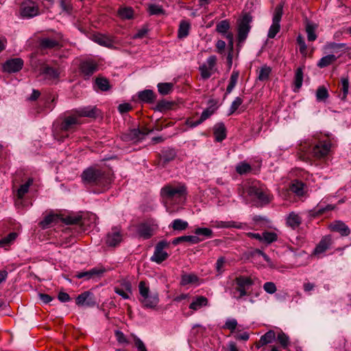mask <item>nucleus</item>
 Masks as SVG:
<instances>
[{"mask_svg":"<svg viewBox=\"0 0 351 351\" xmlns=\"http://www.w3.org/2000/svg\"><path fill=\"white\" fill-rule=\"evenodd\" d=\"M81 178L84 184L98 187L99 192L108 189L113 180L110 171L93 167L86 169L82 172Z\"/></svg>","mask_w":351,"mask_h":351,"instance_id":"obj_1","label":"nucleus"},{"mask_svg":"<svg viewBox=\"0 0 351 351\" xmlns=\"http://www.w3.org/2000/svg\"><path fill=\"white\" fill-rule=\"evenodd\" d=\"M246 192L249 196L256 199L260 202L267 204L271 201V196L267 188L258 181H252L246 186Z\"/></svg>","mask_w":351,"mask_h":351,"instance_id":"obj_2","label":"nucleus"},{"mask_svg":"<svg viewBox=\"0 0 351 351\" xmlns=\"http://www.w3.org/2000/svg\"><path fill=\"white\" fill-rule=\"evenodd\" d=\"M300 149L305 154H309L315 158H322L326 157L331 147V143L329 141H319L312 147H308L306 144L301 145Z\"/></svg>","mask_w":351,"mask_h":351,"instance_id":"obj_3","label":"nucleus"},{"mask_svg":"<svg viewBox=\"0 0 351 351\" xmlns=\"http://www.w3.org/2000/svg\"><path fill=\"white\" fill-rule=\"evenodd\" d=\"M160 194L163 198L168 200L180 198L186 195V187L184 184L178 186L167 184L162 188Z\"/></svg>","mask_w":351,"mask_h":351,"instance_id":"obj_4","label":"nucleus"},{"mask_svg":"<svg viewBox=\"0 0 351 351\" xmlns=\"http://www.w3.org/2000/svg\"><path fill=\"white\" fill-rule=\"evenodd\" d=\"M234 283L236 287L234 293H239V295H234V297L239 300L243 296L249 295L247 290L254 285V281L250 277L239 276L234 279Z\"/></svg>","mask_w":351,"mask_h":351,"instance_id":"obj_5","label":"nucleus"},{"mask_svg":"<svg viewBox=\"0 0 351 351\" xmlns=\"http://www.w3.org/2000/svg\"><path fill=\"white\" fill-rule=\"evenodd\" d=\"M283 14V4L279 3L276 5L273 19H272V24L269 27L267 36L269 38H274L276 36V34L279 32L280 29V22L282 19V16Z\"/></svg>","mask_w":351,"mask_h":351,"instance_id":"obj_6","label":"nucleus"},{"mask_svg":"<svg viewBox=\"0 0 351 351\" xmlns=\"http://www.w3.org/2000/svg\"><path fill=\"white\" fill-rule=\"evenodd\" d=\"M169 245L170 243L166 240L160 241L156 245L154 254L150 258V260L158 264L165 261L169 257V254L167 252L164 251V249L169 247Z\"/></svg>","mask_w":351,"mask_h":351,"instance_id":"obj_7","label":"nucleus"},{"mask_svg":"<svg viewBox=\"0 0 351 351\" xmlns=\"http://www.w3.org/2000/svg\"><path fill=\"white\" fill-rule=\"evenodd\" d=\"M252 21V16L246 13L238 23V41L239 43H242L246 39L251 28L250 24Z\"/></svg>","mask_w":351,"mask_h":351,"instance_id":"obj_8","label":"nucleus"},{"mask_svg":"<svg viewBox=\"0 0 351 351\" xmlns=\"http://www.w3.org/2000/svg\"><path fill=\"white\" fill-rule=\"evenodd\" d=\"M20 14L23 18H32L39 14L38 4L30 0H25L21 4Z\"/></svg>","mask_w":351,"mask_h":351,"instance_id":"obj_9","label":"nucleus"},{"mask_svg":"<svg viewBox=\"0 0 351 351\" xmlns=\"http://www.w3.org/2000/svg\"><path fill=\"white\" fill-rule=\"evenodd\" d=\"M217 57L215 56H210L206 60V64H203L199 68L200 71L201 77L203 80L208 79L213 73L215 72L217 69L215 67L217 64Z\"/></svg>","mask_w":351,"mask_h":351,"instance_id":"obj_10","label":"nucleus"},{"mask_svg":"<svg viewBox=\"0 0 351 351\" xmlns=\"http://www.w3.org/2000/svg\"><path fill=\"white\" fill-rule=\"evenodd\" d=\"M75 303L79 306L86 308H92L97 305L95 297L90 291H84L78 295Z\"/></svg>","mask_w":351,"mask_h":351,"instance_id":"obj_11","label":"nucleus"},{"mask_svg":"<svg viewBox=\"0 0 351 351\" xmlns=\"http://www.w3.org/2000/svg\"><path fill=\"white\" fill-rule=\"evenodd\" d=\"M79 69L84 80H88L97 71L98 64L92 60H85L81 62Z\"/></svg>","mask_w":351,"mask_h":351,"instance_id":"obj_12","label":"nucleus"},{"mask_svg":"<svg viewBox=\"0 0 351 351\" xmlns=\"http://www.w3.org/2000/svg\"><path fill=\"white\" fill-rule=\"evenodd\" d=\"M62 36L60 34H58L53 38H43L40 40L39 46L41 49H51L55 48H60V40Z\"/></svg>","mask_w":351,"mask_h":351,"instance_id":"obj_13","label":"nucleus"},{"mask_svg":"<svg viewBox=\"0 0 351 351\" xmlns=\"http://www.w3.org/2000/svg\"><path fill=\"white\" fill-rule=\"evenodd\" d=\"M122 241V234L119 228L114 227L111 231L106 234V243L108 246L115 247Z\"/></svg>","mask_w":351,"mask_h":351,"instance_id":"obj_14","label":"nucleus"},{"mask_svg":"<svg viewBox=\"0 0 351 351\" xmlns=\"http://www.w3.org/2000/svg\"><path fill=\"white\" fill-rule=\"evenodd\" d=\"M73 114L68 116L64 119L60 124L61 131L67 132L73 130L77 125L80 124V121L78 117L75 114V111H73Z\"/></svg>","mask_w":351,"mask_h":351,"instance_id":"obj_15","label":"nucleus"},{"mask_svg":"<svg viewBox=\"0 0 351 351\" xmlns=\"http://www.w3.org/2000/svg\"><path fill=\"white\" fill-rule=\"evenodd\" d=\"M23 66V60L21 58H12L7 60L3 65V70L8 73L19 71Z\"/></svg>","mask_w":351,"mask_h":351,"instance_id":"obj_16","label":"nucleus"},{"mask_svg":"<svg viewBox=\"0 0 351 351\" xmlns=\"http://www.w3.org/2000/svg\"><path fill=\"white\" fill-rule=\"evenodd\" d=\"M328 228L331 232H337L341 237H347L350 234L349 227L342 221L335 220L330 223Z\"/></svg>","mask_w":351,"mask_h":351,"instance_id":"obj_17","label":"nucleus"},{"mask_svg":"<svg viewBox=\"0 0 351 351\" xmlns=\"http://www.w3.org/2000/svg\"><path fill=\"white\" fill-rule=\"evenodd\" d=\"M74 111L79 119L80 117H89L95 119L100 114V110L96 106H86L77 110H75Z\"/></svg>","mask_w":351,"mask_h":351,"instance_id":"obj_18","label":"nucleus"},{"mask_svg":"<svg viewBox=\"0 0 351 351\" xmlns=\"http://www.w3.org/2000/svg\"><path fill=\"white\" fill-rule=\"evenodd\" d=\"M332 244V236L328 234L323 237L313 251V254L319 255L328 250Z\"/></svg>","mask_w":351,"mask_h":351,"instance_id":"obj_19","label":"nucleus"},{"mask_svg":"<svg viewBox=\"0 0 351 351\" xmlns=\"http://www.w3.org/2000/svg\"><path fill=\"white\" fill-rule=\"evenodd\" d=\"M60 221L66 225H77L82 227L85 224V218L80 214H71L62 217Z\"/></svg>","mask_w":351,"mask_h":351,"instance_id":"obj_20","label":"nucleus"},{"mask_svg":"<svg viewBox=\"0 0 351 351\" xmlns=\"http://www.w3.org/2000/svg\"><path fill=\"white\" fill-rule=\"evenodd\" d=\"M143 306L147 308H154L159 302V297L157 293H150L144 298H139Z\"/></svg>","mask_w":351,"mask_h":351,"instance_id":"obj_21","label":"nucleus"},{"mask_svg":"<svg viewBox=\"0 0 351 351\" xmlns=\"http://www.w3.org/2000/svg\"><path fill=\"white\" fill-rule=\"evenodd\" d=\"M213 134L217 142H221L226 138L227 130L223 123H217L214 125Z\"/></svg>","mask_w":351,"mask_h":351,"instance_id":"obj_22","label":"nucleus"},{"mask_svg":"<svg viewBox=\"0 0 351 351\" xmlns=\"http://www.w3.org/2000/svg\"><path fill=\"white\" fill-rule=\"evenodd\" d=\"M93 40L101 46L110 49L113 48L114 40L112 38L104 34H97L94 36Z\"/></svg>","mask_w":351,"mask_h":351,"instance_id":"obj_23","label":"nucleus"},{"mask_svg":"<svg viewBox=\"0 0 351 351\" xmlns=\"http://www.w3.org/2000/svg\"><path fill=\"white\" fill-rule=\"evenodd\" d=\"M106 271L105 269H96L93 268L87 271L79 272L75 275V277L85 279H90L94 276H100Z\"/></svg>","mask_w":351,"mask_h":351,"instance_id":"obj_24","label":"nucleus"},{"mask_svg":"<svg viewBox=\"0 0 351 351\" xmlns=\"http://www.w3.org/2000/svg\"><path fill=\"white\" fill-rule=\"evenodd\" d=\"M141 132L139 128L130 130L128 132L122 134L121 138L125 142H137L141 141Z\"/></svg>","mask_w":351,"mask_h":351,"instance_id":"obj_25","label":"nucleus"},{"mask_svg":"<svg viewBox=\"0 0 351 351\" xmlns=\"http://www.w3.org/2000/svg\"><path fill=\"white\" fill-rule=\"evenodd\" d=\"M138 97L143 102L152 104L156 100V95L152 90L146 89L138 92Z\"/></svg>","mask_w":351,"mask_h":351,"instance_id":"obj_26","label":"nucleus"},{"mask_svg":"<svg viewBox=\"0 0 351 351\" xmlns=\"http://www.w3.org/2000/svg\"><path fill=\"white\" fill-rule=\"evenodd\" d=\"M202 239H201L197 236H193V235H189V236H181L179 237H176L172 241V244L174 245H178L180 243L182 242H189L193 244H196L202 241Z\"/></svg>","mask_w":351,"mask_h":351,"instance_id":"obj_27","label":"nucleus"},{"mask_svg":"<svg viewBox=\"0 0 351 351\" xmlns=\"http://www.w3.org/2000/svg\"><path fill=\"white\" fill-rule=\"evenodd\" d=\"M60 218V216L58 215L50 214L45 217L43 220L39 223V225L42 228L45 229L49 228L52 223H58Z\"/></svg>","mask_w":351,"mask_h":351,"instance_id":"obj_28","label":"nucleus"},{"mask_svg":"<svg viewBox=\"0 0 351 351\" xmlns=\"http://www.w3.org/2000/svg\"><path fill=\"white\" fill-rule=\"evenodd\" d=\"M175 106H176V103L175 101L162 99L157 103L156 107L154 109V110L164 112L167 110L173 109Z\"/></svg>","mask_w":351,"mask_h":351,"instance_id":"obj_29","label":"nucleus"},{"mask_svg":"<svg viewBox=\"0 0 351 351\" xmlns=\"http://www.w3.org/2000/svg\"><path fill=\"white\" fill-rule=\"evenodd\" d=\"M138 235L144 239H148L153 235L152 228L146 223H141L138 228Z\"/></svg>","mask_w":351,"mask_h":351,"instance_id":"obj_30","label":"nucleus"},{"mask_svg":"<svg viewBox=\"0 0 351 351\" xmlns=\"http://www.w3.org/2000/svg\"><path fill=\"white\" fill-rule=\"evenodd\" d=\"M41 73L45 75V77L48 80H57L59 77V71L53 67L49 66H45L41 71Z\"/></svg>","mask_w":351,"mask_h":351,"instance_id":"obj_31","label":"nucleus"},{"mask_svg":"<svg viewBox=\"0 0 351 351\" xmlns=\"http://www.w3.org/2000/svg\"><path fill=\"white\" fill-rule=\"evenodd\" d=\"M208 304V299L204 296H197L189 305V308L197 311L203 306H207Z\"/></svg>","mask_w":351,"mask_h":351,"instance_id":"obj_32","label":"nucleus"},{"mask_svg":"<svg viewBox=\"0 0 351 351\" xmlns=\"http://www.w3.org/2000/svg\"><path fill=\"white\" fill-rule=\"evenodd\" d=\"M301 223V217L293 212L291 213L287 218V224L293 229L298 228Z\"/></svg>","mask_w":351,"mask_h":351,"instance_id":"obj_33","label":"nucleus"},{"mask_svg":"<svg viewBox=\"0 0 351 351\" xmlns=\"http://www.w3.org/2000/svg\"><path fill=\"white\" fill-rule=\"evenodd\" d=\"M191 28L190 23L186 21H181L178 30V38L182 39L186 38L189 34Z\"/></svg>","mask_w":351,"mask_h":351,"instance_id":"obj_34","label":"nucleus"},{"mask_svg":"<svg viewBox=\"0 0 351 351\" xmlns=\"http://www.w3.org/2000/svg\"><path fill=\"white\" fill-rule=\"evenodd\" d=\"M198 281L199 278L196 274L184 273L181 276L180 283L182 286H186L189 284L198 282Z\"/></svg>","mask_w":351,"mask_h":351,"instance_id":"obj_35","label":"nucleus"},{"mask_svg":"<svg viewBox=\"0 0 351 351\" xmlns=\"http://www.w3.org/2000/svg\"><path fill=\"white\" fill-rule=\"evenodd\" d=\"M34 179L32 178H29L24 184L20 186L16 193V195L19 199H22L24 197L25 195L28 193L29 186L32 185Z\"/></svg>","mask_w":351,"mask_h":351,"instance_id":"obj_36","label":"nucleus"},{"mask_svg":"<svg viewBox=\"0 0 351 351\" xmlns=\"http://www.w3.org/2000/svg\"><path fill=\"white\" fill-rule=\"evenodd\" d=\"M326 48L333 51H347L351 49V47H348L346 43H337L334 42L328 43L326 45Z\"/></svg>","mask_w":351,"mask_h":351,"instance_id":"obj_37","label":"nucleus"},{"mask_svg":"<svg viewBox=\"0 0 351 351\" xmlns=\"http://www.w3.org/2000/svg\"><path fill=\"white\" fill-rule=\"evenodd\" d=\"M334 208H335V206L331 204H328L327 206H326L324 207H322V206L318 205L317 207H315L314 209H313L310 211V215L313 217H317L319 216H321L326 212L332 210Z\"/></svg>","mask_w":351,"mask_h":351,"instance_id":"obj_38","label":"nucleus"},{"mask_svg":"<svg viewBox=\"0 0 351 351\" xmlns=\"http://www.w3.org/2000/svg\"><path fill=\"white\" fill-rule=\"evenodd\" d=\"M303 82V68L298 67L295 72L293 84L295 86L294 91L297 92L302 86Z\"/></svg>","mask_w":351,"mask_h":351,"instance_id":"obj_39","label":"nucleus"},{"mask_svg":"<svg viewBox=\"0 0 351 351\" xmlns=\"http://www.w3.org/2000/svg\"><path fill=\"white\" fill-rule=\"evenodd\" d=\"M304 184L302 181L295 180L291 183L290 190L298 196H302L304 194Z\"/></svg>","mask_w":351,"mask_h":351,"instance_id":"obj_40","label":"nucleus"},{"mask_svg":"<svg viewBox=\"0 0 351 351\" xmlns=\"http://www.w3.org/2000/svg\"><path fill=\"white\" fill-rule=\"evenodd\" d=\"M176 156V152L173 149H167L162 152V155L160 156L161 160H162L163 165H165L170 161L174 160Z\"/></svg>","mask_w":351,"mask_h":351,"instance_id":"obj_41","label":"nucleus"},{"mask_svg":"<svg viewBox=\"0 0 351 351\" xmlns=\"http://www.w3.org/2000/svg\"><path fill=\"white\" fill-rule=\"evenodd\" d=\"M350 87V83L348 77H341V87H340V91H341V100H346L347 95L348 94Z\"/></svg>","mask_w":351,"mask_h":351,"instance_id":"obj_42","label":"nucleus"},{"mask_svg":"<svg viewBox=\"0 0 351 351\" xmlns=\"http://www.w3.org/2000/svg\"><path fill=\"white\" fill-rule=\"evenodd\" d=\"M158 93L162 95L170 94L173 90V84L169 82L158 83L157 85Z\"/></svg>","mask_w":351,"mask_h":351,"instance_id":"obj_43","label":"nucleus"},{"mask_svg":"<svg viewBox=\"0 0 351 351\" xmlns=\"http://www.w3.org/2000/svg\"><path fill=\"white\" fill-rule=\"evenodd\" d=\"M337 59V57H336L333 54L327 55L326 56L322 57L319 60V61L317 63V66L319 68L326 67L331 64L332 63H333L334 62H335Z\"/></svg>","mask_w":351,"mask_h":351,"instance_id":"obj_44","label":"nucleus"},{"mask_svg":"<svg viewBox=\"0 0 351 351\" xmlns=\"http://www.w3.org/2000/svg\"><path fill=\"white\" fill-rule=\"evenodd\" d=\"M271 73V68L267 65H264L260 69L257 79L261 82L267 81Z\"/></svg>","mask_w":351,"mask_h":351,"instance_id":"obj_45","label":"nucleus"},{"mask_svg":"<svg viewBox=\"0 0 351 351\" xmlns=\"http://www.w3.org/2000/svg\"><path fill=\"white\" fill-rule=\"evenodd\" d=\"M118 15L122 19H131L134 16V10L131 7L120 8L118 10Z\"/></svg>","mask_w":351,"mask_h":351,"instance_id":"obj_46","label":"nucleus"},{"mask_svg":"<svg viewBox=\"0 0 351 351\" xmlns=\"http://www.w3.org/2000/svg\"><path fill=\"white\" fill-rule=\"evenodd\" d=\"M317 28V25L308 22L306 25V32L307 34V38L308 41H314L317 39V34H315V30Z\"/></svg>","mask_w":351,"mask_h":351,"instance_id":"obj_47","label":"nucleus"},{"mask_svg":"<svg viewBox=\"0 0 351 351\" xmlns=\"http://www.w3.org/2000/svg\"><path fill=\"white\" fill-rule=\"evenodd\" d=\"M276 332L273 330L267 331L261 337V345H267L272 343L276 339Z\"/></svg>","mask_w":351,"mask_h":351,"instance_id":"obj_48","label":"nucleus"},{"mask_svg":"<svg viewBox=\"0 0 351 351\" xmlns=\"http://www.w3.org/2000/svg\"><path fill=\"white\" fill-rule=\"evenodd\" d=\"M239 77V72L238 71H233L230 76L229 84L226 88V95L229 94L232 92V90L235 87L237 83Z\"/></svg>","mask_w":351,"mask_h":351,"instance_id":"obj_49","label":"nucleus"},{"mask_svg":"<svg viewBox=\"0 0 351 351\" xmlns=\"http://www.w3.org/2000/svg\"><path fill=\"white\" fill-rule=\"evenodd\" d=\"M188 222L180 219H176L173 220L170 225V227L172 228L173 230L178 231L184 230L188 228Z\"/></svg>","mask_w":351,"mask_h":351,"instance_id":"obj_50","label":"nucleus"},{"mask_svg":"<svg viewBox=\"0 0 351 351\" xmlns=\"http://www.w3.org/2000/svg\"><path fill=\"white\" fill-rule=\"evenodd\" d=\"M278 239V235L274 232L265 231L262 234V242L270 244Z\"/></svg>","mask_w":351,"mask_h":351,"instance_id":"obj_51","label":"nucleus"},{"mask_svg":"<svg viewBox=\"0 0 351 351\" xmlns=\"http://www.w3.org/2000/svg\"><path fill=\"white\" fill-rule=\"evenodd\" d=\"M147 11L150 15H164L165 11L161 5L156 4H150L148 6Z\"/></svg>","mask_w":351,"mask_h":351,"instance_id":"obj_52","label":"nucleus"},{"mask_svg":"<svg viewBox=\"0 0 351 351\" xmlns=\"http://www.w3.org/2000/svg\"><path fill=\"white\" fill-rule=\"evenodd\" d=\"M230 27V23L228 20H223L219 22L216 25V31L218 33L225 34L228 33Z\"/></svg>","mask_w":351,"mask_h":351,"instance_id":"obj_53","label":"nucleus"},{"mask_svg":"<svg viewBox=\"0 0 351 351\" xmlns=\"http://www.w3.org/2000/svg\"><path fill=\"white\" fill-rule=\"evenodd\" d=\"M277 340L280 346L286 349L290 344L289 337L283 332H280L277 335Z\"/></svg>","mask_w":351,"mask_h":351,"instance_id":"obj_54","label":"nucleus"},{"mask_svg":"<svg viewBox=\"0 0 351 351\" xmlns=\"http://www.w3.org/2000/svg\"><path fill=\"white\" fill-rule=\"evenodd\" d=\"M251 170L252 167L250 165L245 162H240L236 167V171L240 175L245 174Z\"/></svg>","mask_w":351,"mask_h":351,"instance_id":"obj_55","label":"nucleus"},{"mask_svg":"<svg viewBox=\"0 0 351 351\" xmlns=\"http://www.w3.org/2000/svg\"><path fill=\"white\" fill-rule=\"evenodd\" d=\"M96 84L102 91H106L110 89L109 82L106 78L97 77L95 80Z\"/></svg>","mask_w":351,"mask_h":351,"instance_id":"obj_56","label":"nucleus"},{"mask_svg":"<svg viewBox=\"0 0 351 351\" xmlns=\"http://www.w3.org/2000/svg\"><path fill=\"white\" fill-rule=\"evenodd\" d=\"M329 95L327 89L324 86H319L316 91V98L319 101H324L328 97Z\"/></svg>","mask_w":351,"mask_h":351,"instance_id":"obj_57","label":"nucleus"},{"mask_svg":"<svg viewBox=\"0 0 351 351\" xmlns=\"http://www.w3.org/2000/svg\"><path fill=\"white\" fill-rule=\"evenodd\" d=\"M194 233L197 236H204L207 238H211L213 234V230L208 228H196Z\"/></svg>","mask_w":351,"mask_h":351,"instance_id":"obj_58","label":"nucleus"},{"mask_svg":"<svg viewBox=\"0 0 351 351\" xmlns=\"http://www.w3.org/2000/svg\"><path fill=\"white\" fill-rule=\"evenodd\" d=\"M18 234L16 232H10L6 237L0 239V246H4L10 244L17 237Z\"/></svg>","mask_w":351,"mask_h":351,"instance_id":"obj_59","label":"nucleus"},{"mask_svg":"<svg viewBox=\"0 0 351 351\" xmlns=\"http://www.w3.org/2000/svg\"><path fill=\"white\" fill-rule=\"evenodd\" d=\"M220 228H234L237 229H241L243 227V223L241 222H237V221H221L220 225L219 226Z\"/></svg>","mask_w":351,"mask_h":351,"instance_id":"obj_60","label":"nucleus"},{"mask_svg":"<svg viewBox=\"0 0 351 351\" xmlns=\"http://www.w3.org/2000/svg\"><path fill=\"white\" fill-rule=\"evenodd\" d=\"M226 263V259L223 256L219 257L216 263V271L217 273V276L221 275V274L224 271V266Z\"/></svg>","mask_w":351,"mask_h":351,"instance_id":"obj_61","label":"nucleus"},{"mask_svg":"<svg viewBox=\"0 0 351 351\" xmlns=\"http://www.w3.org/2000/svg\"><path fill=\"white\" fill-rule=\"evenodd\" d=\"M140 298H144L147 296V295L150 294L149 289L146 286V284L144 281H141L138 285Z\"/></svg>","mask_w":351,"mask_h":351,"instance_id":"obj_62","label":"nucleus"},{"mask_svg":"<svg viewBox=\"0 0 351 351\" xmlns=\"http://www.w3.org/2000/svg\"><path fill=\"white\" fill-rule=\"evenodd\" d=\"M296 40L297 43L300 46V52L303 55H306L307 51V46L305 43L304 38L302 36V35H298Z\"/></svg>","mask_w":351,"mask_h":351,"instance_id":"obj_63","label":"nucleus"},{"mask_svg":"<svg viewBox=\"0 0 351 351\" xmlns=\"http://www.w3.org/2000/svg\"><path fill=\"white\" fill-rule=\"evenodd\" d=\"M237 325L238 323L235 319H229L226 322L223 328L228 329L232 332L235 330Z\"/></svg>","mask_w":351,"mask_h":351,"instance_id":"obj_64","label":"nucleus"}]
</instances>
